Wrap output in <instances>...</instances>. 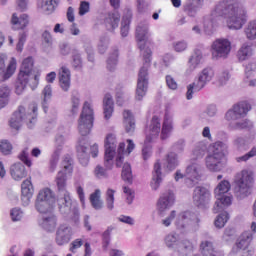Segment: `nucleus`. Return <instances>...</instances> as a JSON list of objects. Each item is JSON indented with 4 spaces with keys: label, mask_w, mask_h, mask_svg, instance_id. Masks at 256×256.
I'll return each mask as SVG.
<instances>
[{
    "label": "nucleus",
    "mask_w": 256,
    "mask_h": 256,
    "mask_svg": "<svg viewBox=\"0 0 256 256\" xmlns=\"http://www.w3.org/2000/svg\"><path fill=\"white\" fill-rule=\"evenodd\" d=\"M219 17L227 19V26L230 29L239 30L245 25V10H243V0H221L219 1L211 15L204 18V32L206 35L215 33L219 23Z\"/></svg>",
    "instance_id": "obj_1"
},
{
    "label": "nucleus",
    "mask_w": 256,
    "mask_h": 256,
    "mask_svg": "<svg viewBox=\"0 0 256 256\" xmlns=\"http://www.w3.org/2000/svg\"><path fill=\"white\" fill-rule=\"evenodd\" d=\"M147 39H149V24L142 22L136 27V41L140 49L141 56L143 58V67L138 74V83L136 88V101H143V97L147 95V89L149 87V67H151V55L152 51L147 47Z\"/></svg>",
    "instance_id": "obj_2"
},
{
    "label": "nucleus",
    "mask_w": 256,
    "mask_h": 256,
    "mask_svg": "<svg viewBox=\"0 0 256 256\" xmlns=\"http://www.w3.org/2000/svg\"><path fill=\"white\" fill-rule=\"evenodd\" d=\"M73 175V159L71 156H66L62 161V170L56 176V185L63 196L58 198L57 203L62 215H70L74 223L79 221V208L77 202L73 201L71 194L66 190L67 177Z\"/></svg>",
    "instance_id": "obj_3"
},
{
    "label": "nucleus",
    "mask_w": 256,
    "mask_h": 256,
    "mask_svg": "<svg viewBox=\"0 0 256 256\" xmlns=\"http://www.w3.org/2000/svg\"><path fill=\"white\" fill-rule=\"evenodd\" d=\"M173 221L176 230L182 233V235L191 233V231H197L199 223H201L199 216L195 212L186 210L177 214V211L172 210L166 218L161 220V224L164 227H171Z\"/></svg>",
    "instance_id": "obj_4"
},
{
    "label": "nucleus",
    "mask_w": 256,
    "mask_h": 256,
    "mask_svg": "<svg viewBox=\"0 0 256 256\" xmlns=\"http://www.w3.org/2000/svg\"><path fill=\"white\" fill-rule=\"evenodd\" d=\"M255 184L253 171L243 169L234 176V195L240 201L251 195V189Z\"/></svg>",
    "instance_id": "obj_5"
},
{
    "label": "nucleus",
    "mask_w": 256,
    "mask_h": 256,
    "mask_svg": "<svg viewBox=\"0 0 256 256\" xmlns=\"http://www.w3.org/2000/svg\"><path fill=\"white\" fill-rule=\"evenodd\" d=\"M161 133V119L154 116L146 129V139L142 148V157L144 161H147L153 153V143L157 141L159 134Z\"/></svg>",
    "instance_id": "obj_6"
},
{
    "label": "nucleus",
    "mask_w": 256,
    "mask_h": 256,
    "mask_svg": "<svg viewBox=\"0 0 256 256\" xmlns=\"http://www.w3.org/2000/svg\"><path fill=\"white\" fill-rule=\"evenodd\" d=\"M201 177H203V168L199 162L194 161L186 167L184 174L181 170H177L174 179L175 181H179L180 179L185 178V185L189 188H193L199 181H201Z\"/></svg>",
    "instance_id": "obj_7"
},
{
    "label": "nucleus",
    "mask_w": 256,
    "mask_h": 256,
    "mask_svg": "<svg viewBox=\"0 0 256 256\" xmlns=\"http://www.w3.org/2000/svg\"><path fill=\"white\" fill-rule=\"evenodd\" d=\"M231 190V183L228 180H222L214 189L216 202L214 204V213H220L223 209H227L233 203V196L225 195Z\"/></svg>",
    "instance_id": "obj_8"
},
{
    "label": "nucleus",
    "mask_w": 256,
    "mask_h": 256,
    "mask_svg": "<svg viewBox=\"0 0 256 256\" xmlns=\"http://www.w3.org/2000/svg\"><path fill=\"white\" fill-rule=\"evenodd\" d=\"M37 104H30L28 110L20 106L16 112L13 113L10 119V127L12 129H20L23 123H33L37 119Z\"/></svg>",
    "instance_id": "obj_9"
},
{
    "label": "nucleus",
    "mask_w": 256,
    "mask_h": 256,
    "mask_svg": "<svg viewBox=\"0 0 256 256\" xmlns=\"http://www.w3.org/2000/svg\"><path fill=\"white\" fill-rule=\"evenodd\" d=\"M215 77V71L213 68H204L196 77L194 82L187 86L186 99L191 101L194 93H199L202 89H205L208 83L213 81Z\"/></svg>",
    "instance_id": "obj_10"
},
{
    "label": "nucleus",
    "mask_w": 256,
    "mask_h": 256,
    "mask_svg": "<svg viewBox=\"0 0 256 256\" xmlns=\"http://www.w3.org/2000/svg\"><path fill=\"white\" fill-rule=\"evenodd\" d=\"M93 129V104L85 102L78 120V130L82 137H86Z\"/></svg>",
    "instance_id": "obj_11"
},
{
    "label": "nucleus",
    "mask_w": 256,
    "mask_h": 256,
    "mask_svg": "<svg viewBox=\"0 0 256 256\" xmlns=\"http://www.w3.org/2000/svg\"><path fill=\"white\" fill-rule=\"evenodd\" d=\"M231 53V41L229 39H216L211 45L212 59L219 61V59H227Z\"/></svg>",
    "instance_id": "obj_12"
},
{
    "label": "nucleus",
    "mask_w": 256,
    "mask_h": 256,
    "mask_svg": "<svg viewBox=\"0 0 256 256\" xmlns=\"http://www.w3.org/2000/svg\"><path fill=\"white\" fill-rule=\"evenodd\" d=\"M251 111V104L248 101H240L233 105L225 114L226 121L233 123V121H239L243 117H247V114Z\"/></svg>",
    "instance_id": "obj_13"
},
{
    "label": "nucleus",
    "mask_w": 256,
    "mask_h": 256,
    "mask_svg": "<svg viewBox=\"0 0 256 256\" xmlns=\"http://www.w3.org/2000/svg\"><path fill=\"white\" fill-rule=\"evenodd\" d=\"M117 140L115 138V134H108L105 139V154H104V166L106 169H113V165H115V152Z\"/></svg>",
    "instance_id": "obj_14"
},
{
    "label": "nucleus",
    "mask_w": 256,
    "mask_h": 256,
    "mask_svg": "<svg viewBox=\"0 0 256 256\" xmlns=\"http://www.w3.org/2000/svg\"><path fill=\"white\" fill-rule=\"evenodd\" d=\"M18 75H20L21 77L32 79V82L30 83V87L33 91L34 89H37L39 85L40 74H35L33 76V57H27L26 59L23 60Z\"/></svg>",
    "instance_id": "obj_15"
},
{
    "label": "nucleus",
    "mask_w": 256,
    "mask_h": 256,
    "mask_svg": "<svg viewBox=\"0 0 256 256\" xmlns=\"http://www.w3.org/2000/svg\"><path fill=\"white\" fill-rule=\"evenodd\" d=\"M194 204L200 209H205L211 203V191L203 186H197L193 192Z\"/></svg>",
    "instance_id": "obj_16"
},
{
    "label": "nucleus",
    "mask_w": 256,
    "mask_h": 256,
    "mask_svg": "<svg viewBox=\"0 0 256 256\" xmlns=\"http://www.w3.org/2000/svg\"><path fill=\"white\" fill-rule=\"evenodd\" d=\"M7 56L5 54L0 55V75H2L1 81H7V79H11L17 71V60L15 58H11L7 68H5V60Z\"/></svg>",
    "instance_id": "obj_17"
},
{
    "label": "nucleus",
    "mask_w": 256,
    "mask_h": 256,
    "mask_svg": "<svg viewBox=\"0 0 256 256\" xmlns=\"http://www.w3.org/2000/svg\"><path fill=\"white\" fill-rule=\"evenodd\" d=\"M72 238L73 228H71V226H69L68 224H61L58 226L55 237L57 245L63 247V245H67V243H69Z\"/></svg>",
    "instance_id": "obj_18"
},
{
    "label": "nucleus",
    "mask_w": 256,
    "mask_h": 256,
    "mask_svg": "<svg viewBox=\"0 0 256 256\" xmlns=\"http://www.w3.org/2000/svg\"><path fill=\"white\" fill-rule=\"evenodd\" d=\"M174 203H175V194L173 193V191H167L163 193L158 199L157 205H156V209L159 215L163 217L165 215V211L173 207Z\"/></svg>",
    "instance_id": "obj_19"
},
{
    "label": "nucleus",
    "mask_w": 256,
    "mask_h": 256,
    "mask_svg": "<svg viewBox=\"0 0 256 256\" xmlns=\"http://www.w3.org/2000/svg\"><path fill=\"white\" fill-rule=\"evenodd\" d=\"M87 147H89V141L87 138L81 137L76 145V151L78 160L83 167H87V165H89V152L87 151Z\"/></svg>",
    "instance_id": "obj_20"
},
{
    "label": "nucleus",
    "mask_w": 256,
    "mask_h": 256,
    "mask_svg": "<svg viewBox=\"0 0 256 256\" xmlns=\"http://www.w3.org/2000/svg\"><path fill=\"white\" fill-rule=\"evenodd\" d=\"M230 127L234 129V131H243V129H245L246 131H249L250 132L249 141H255L256 129L253 121L249 119H244V120L237 121L236 123L231 122Z\"/></svg>",
    "instance_id": "obj_21"
},
{
    "label": "nucleus",
    "mask_w": 256,
    "mask_h": 256,
    "mask_svg": "<svg viewBox=\"0 0 256 256\" xmlns=\"http://www.w3.org/2000/svg\"><path fill=\"white\" fill-rule=\"evenodd\" d=\"M210 155H214L218 159H225L227 155H229V144L223 141H217L209 146Z\"/></svg>",
    "instance_id": "obj_22"
},
{
    "label": "nucleus",
    "mask_w": 256,
    "mask_h": 256,
    "mask_svg": "<svg viewBox=\"0 0 256 256\" xmlns=\"http://www.w3.org/2000/svg\"><path fill=\"white\" fill-rule=\"evenodd\" d=\"M251 241H253V232L245 231L241 234L236 245L232 248L233 253H239V251H245L250 249Z\"/></svg>",
    "instance_id": "obj_23"
},
{
    "label": "nucleus",
    "mask_w": 256,
    "mask_h": 256,
    "mask_svg": "<svg viewBox=\"0 0 256 256\" xmlns=\"http://www.w3.org/2000/svg\"><path fill=\"white\" fill-rule=\"evenodd\" d=\"M128 146L125 151V143L121 142L117 149V155L115 159V165L116 167H121L123 165V159L125 154L130 155L133 152V149H135V143H133V140L128 139L127 140Z\"/></svg>",
    "instance_id": "obj_24"
},
{
    "label": "nucleus",
    "mask_w": 256,
    "mask_h": 256,
    "mask_svg": "<svg viewBox=\"0 0 256 256\" xmlns=\"http://www.w3.org/2000/svg\"><path fill=\"white\" fill-rule=\"evenodd\" d=\"M119 23H121V14L119 12L108 13L103 21L106 31L110 33H115V29L119 27Z\"/></svg>",
    "instance_id": "obj_25"
},
{
    "label": "nucleus",
    "mask_w": 256,
    "mask_h": 256,
    "mask_svg": "<svg viewBox=\"0 0 256 256\" xmlns=\"http://www.w3.org/2000/svg\"><path fill=\"white\" fill-rule=\"evenodd\" d=\"M59 85L62 91H69L71 88V70L65 65L61 66L58 71Z\"/></svg>",
    "instance_id": "obj_26"
},
{
    "label": "nucleus",
    "mask_w": 256,
    "mask_h": 256,
    "mask_svg": "<svg viewBox=\"0 0 256 256\" xmlns=\"http://www.w3.org/2000/svg\"><path fill=\"white\" fill-rule=\"evenodd\" d=\"M161 183H163V172L161 171V161L157 160L152 171L150 187L153 191H157L161 187Z\"/></svg>",
    "instance_id": "obj_27"
},
{
    "label": "nucleus",
    "mask_w": 256,
    "mask_h": 256,
    "mask_svg": "<svg viewBox=\"0 0 256 256\" xmlns=\"http://www.w3.org/2000/svg\"><path fill=\"white\" fill-rule=\"evenodd\" d=\"M172 133H173V115L169 114V112H166L164 115L163 123H162L160 139H162V141H165L166 139H169V137H171Z\"/></svg>",
    "instance_id": "obj_28"
},
{
    "label": "nucleus",
    "mask_w": 256,
    "mask_h": 256,
    "mask_svg": "<svg viewBox=\"0 0 256 256\" xmlns=\"http://www.w3.org/2000/svg\"><path fill=\"white\" fill-rule=\"evenodd\" d=\"M254 53L255 51L253 50L251 43L245 42L237 51V59L240 63H243V61H249V59L253 57Z\"/></svg>",
    "instance_id": "obj_29"
},
{
    "label": "nucleus",
    "mask_w": 256,
    "mask_h": 256,
    "mask_svg": "<svg viewBox=\"0 0 256 256\" xmlns=\"http://www.w3.org/2000/svg\"><path fill=\"white\" fill-rule=\"evenodd\" d=\"M201 63H203V52L199 49H195L188 59V71L193 73Z\"/></svg>",
    "instance_id": "obj_30"
},
{
    "label": "nucleus",
    "mask_w": 256,
    "mask_h": 256,
    "mask_svg": "<svg viewBox=\"0 0 256 256\" xmlns=\"http://www.w3.org/2000/svg\"><path fill=\"white\" fill-rule=\"evenodd\" d=\"M39 225L44 229V231H48V233H53L57 228V216L50 214L48 216L42 217L39 220Z\"/></svg>",
    "instance_id": "obj_31"
},
{
    "label": "nucleus",
    "mask_w": 256,
    "mask_h": 256,
    "mask_svg": "<svg viewBox=\"0 0 256 256\" xmlns=\"http://www.w3.org/2000/svg\"><path fill=\"white\" fill-rule=\"evenodd\" d=\"M10 175L14 181H21L27 177V170L25 169V165L21 162L14 163L10 167Z\"/></svg>",
    "instance_id": "obj_32"
},
{
    "label": "nucleus",
    "mask_w": 256,
    "mask_h": 256,
    "mask_svg": "<svg viewBox=\"0 0 256 256\" xmlns=\"http://www.w3.org/2000/svg\"><path fill=\"white\" fill-rule=\"evenodd\" d=\"M221 161V158H217L213 154L209 153L205 158L206 168L212 173H217L223 169V166H221Z\"/></svg>",
    "instance_id": "obj_33"
},
{
    "label": "nucleus",
    "mask_w": 256,
    "mask_h": 256,
    "mask_svg": "<svg viewBox=\"0 0 256 256\" xmlns=\"http://www.w3.org/2000/svg\"><path fill=\"white\" fill-rule=\"evenodd\" d=\"M199 252L202 256H215V244H213V240H201L199 244Z\"/></svg>",
    "instance_id": "obj_34"
},
{
    "label": "nucleus",
    "mask_w": 256,
    "mask_h": 256,
    "mask_svg": "<svg viewBox=\"0 0 256 256\" xmlns=\"http://www.w3.org/2000/svg\"><path fill=\"white\" fill-rule=\"evenodd\" d=\"M179 167V156L175 152H169L164 159V169L175 171Z\"/></svg>",
    "instance_id": "obj_35"
},
{
    "label": "nucleus",
    "mask_w": 256,
    "mask_h": 256,
    "mask_svg": "<svg viewBox=\"0 0 256 256\" xmlns=\"http://www.w3.org/2000/svg\"><path fill=\"white\" fill-rule=\"evenodd\" d=\"M202 5L203 0H187L184 4V11L189 17H195V15H197V11L201 9Z\"/></svg>",
    "instance_id": "obj_36"
},
{
    "label": "nucleus",
    "mask_w": 256,
    "mask_h": 256,
    "mask_svg": "<svg viewBox=\"0 0 256 256\" xmlns=\"http://www.w3.org/2000/svg\"><path fill=\"white\" fill-rule=\"evenodd\" d=\"M103 111H104V119H106V121H109V119L113 117V111H114L113 96H111V94H106L104 96Z\"/></svg>",
    "instance_id": "obj_37"
},
{
    "label": "nucleus",
    "mask_w": 256,
    "mask_h": 256,
    "mask_svg": "<svg viewBox=\"0 0 256 256\" xmlns=\"http://www.w3.org/2000/svg\"><path fill=\"white\" fill-rule=\"evenodd\" d=\"M132 17H133V11H131V9H126L125 14L122 17L121 28H120V33L122 37H127V35H129V26L131 25Z\"/></svg>",
    "instance_id": "obj_38"
},
{
    "label": "nucleus",
    "mask_w": 256,
    "mask_h": 256,
    "mask_svg": "<svg viewBox=\"0 0 256 256\" xmlns=\"http://www.w3.org/2000/svg\"><path fill=\"white\" fill-rule=\"evenodd\" d=\"M123 119L126 133H133L135 131V118L133 117V113L129 110H125L123 112Z\"/></svg>",
    "instance_id": "obj_39"
},
{
    "label": "nucleus",
    "mask_w": 256,
    "mask_h": 256,
    "mask_svg": "<svg viewBox=\"0 0 256 256\" xmlns=\"http://www.w3.org/2000/svg\"><path fill=\"white\" fill-rule=\"evenodd\" d=\"M59 5V0H41L38 2V8L43 11V13H53L55 7Z\"/></svg>",
    "instance_id": "obj_40"
},
{
    "label": "nucleus",
    "mask_w": 256,
    "mask_h": 256,
    "mask_svg": "<svg viewBox=\"0 0 256 256\" xmlns=\"http://www.w3.org/2000/svg\"><path fill=\"white\" fill-rule=\"evenodd\" d=\"M12 25L16 27V29H25L27 25H29V16L27 14H21L19 17L16 13L12 15Z\"/></svg>",
    "instance_id": "obj_41"
},
{
    "label": "nucleus",
    "mask_w": 256,
    "mask_h": 256,
    "mask_svg": "<svg viewBox=\"0 0 256 256\" xmlns=\"http://www.w3.org/2000/svg\"><path fill=\"white\" fill-rule=\"evenodd\" d=\"M31 83H33L31 78L18 75L16 86H15L16 95H22L27 85H31Z\"/></svg>",
    "instance_id": "obj_42"
},
{
    "label": "nucleus",
    "mask_w": 256,
    "mask_h": 256,
    "mask_svg": "<svg viewBox=\"0 0 256 256\" xmlns=\"http://www.w3.org/2000/svg\"><path fill=\"white\" fill-rule=\"evenodd\" d=\"M53 95V90L51 85H46L42 91V108L44 113H47V109H49V101H51V97Z\"/></svg>",
    "instance_id": "obj_43"
},
{
    "label": "nucleus",
    "mask_w": 256,
    "mask_h": 256,
    "mask_svg": "<svg viewBox=\"0 0 256 256\" xmlns=\"http://www.w3.org/2000/svg\"><path fill=\"white\" fill-rule=\"evenodd\" d=\"M36 199L55 204V194L49 188H43L39 191Z\"/></svg>",
    "instance_id": "obj_44"
},
{
    "label": "nucleus",
    "mask_w": 256,
    "mask_h": 256,
    "mask_svg": "<svg viewBox=\"0 0 256 256\" xmlns=\"http://www.w3.org/2000/svg\"><path fill=\"white\" fill-rule=\"evenodd\" d=\"M90 203L96 211H100V209H103V200H101V190L96 189L91 195H90Z\"/></svg>",
    "instance_id": "obj_45"
},
{
    "label": "nucleus",
    "mask_w": 256,
    "mask_h": 256,
    "mask_svg": "<svg viewBox=\"0 0 256 256\" xmlns=\"http://www.w3.org/2000/svg\"><path fill=\"white\" fill-rule=\"evenodd\" d=\"M53 205L55 204L36 198L34 207L38 213H50L53 209Z\"/></svg>",
    "instance_id": "obj_46"
},
{
    "label": "nucleus",
    "mask_w": 256,
    "mask_h": 256,
    "mask_svg": "<svg viewBox=\"0 0 256 256\" xmlns=\"http://www.w3.org/2000/svg\"><path fill=\"white\" fill-rule=\"evenodd\" d=\"M205 153H207V144L198 142L192 152V159H203Z\"/></svg>",
    "instance_id": "obj_47"
},
{
    "label": "nucleus",
    "mask_w": 256,
    "mask_h": 256,
    "mask_svg": "<svg viewBox=\"0 0 256 256\" xmlns=\"http://www.w3.org/2000/svg\"><path fill=\"white\" fill-rule=\"evenodd\" d=\"M244 33L249 41L256 39V20L250 21L244 29Z\"/></svg>",
    "instance_id": "obj_48"
},
{
    "label": "nucleus",
    "mask_w": 256,
    "mask_h": 256,
    "mask_svg": "<svg viewBox=\"0 0 256 256\" xmlns=\"http://www.w3.org/2000/svg\"><path fill=\"white\" fill-rule=\"evenodd\" d=\"M72 67L77 71L83 69V58H81V53H79V50L72 51Z\"/></svg>",
    "instance_id": "obj_49"
},
{
    "label": "nucleus",
    "mask_w": 256,
    "mask_h": 256,
    "mask_svg": "<svg viewBox=\"0 0 256 256\" xmlns=\"http://www.w3.org/2000/svg\"><path fill=\"white\" fill-rule=\"evenodd\" d=\"M227 221H229V213L227 211H224L217 215L214 225L217 229H223L225 225L227 224Z\"/></svg>",
    "instance_id": "obj_50"
},
{
    "label": "nucleus",
    "mask_w": 256,
    "mask_h": 256,
    "mask_svg": "<svg viewBox=\"0 0 256 256\" xmlns=\"http://www.w3.org/2000/svg\"><path fill=\"white\" fill-rule=\"evenodd\" d=\"M122 179L126 183H133V173L131 172V164L124 163L122 167Z\"/></svg>",
    "instance_id": "obj_51"
},
{
    "label": "nucleus",
    "mask_w": 256,
    "mask_h": 256,
    "mask_svg": "<svg viewBox=\"0 0 256 256\" xmlns=\"http://www.w3.org/2000/svg\"><path fill=\"white\" fill-rule=\"evenodd\" d=\"M106 207L109 211H113L115 207V190L111 188L106 191Z\"/></svg>",
    "instance_id": "obj_52"
},
{
    "label": "nucleus",
    "mask_w": 256,
    "mask_h": 256,
    "mask_svg": "<svg viewBox=\"0 0 256 256\" xmlns=\"http://www.w3.org/2000/svg\"><path fill=\"white\" fill-rule=\"evenodd\" d=\"M119 57V51L114 50L107 60L108 71H115L117 69V58Z\"/></svg>",
    "instance_id": "obj_53"
},
{
    "label": "nucleus",
    "mask_w": 256,
    "mask_h": 256,
    "mask_svg": "<svg viewBox=\"0 0 256 256\" xmlns=\"http://www.w3.org/2000/svg\"><path fill=\"white\" fill-rule=\"evenodd\" d=\"M244 72L246 79H251V77H255L256 74V62L255 61H249L244 66Z\"/></svg>",
    "instance_id": "obj_54"
},
{
    "label": "nucleus",
    "mask_w": 256,
    "mask_h": 256,
    "mask_svg": "<svg viewBox=\"0 0 256 256\" xmlns=\"http://www.w3.org/2000/svg\"><path fill=\"white\" fill-rule=\"evenodd\" d=\"M232 145L238 151H241V149H247V139L243 136H236L232 142Z\"/></svg>",
    "instance_id": "obj_55"
},
{
    "label": "nucleus",
    "mask_w": 256,
    "mask_h": 256,
    "mask_svg": "<svg viewBox=\"0 0 256 256\" xmlns=\"http://www.w3.org/2000/svg\"><path fill=\"white\" fill-rule=\"evenodd\" d=\"M21 193L24 194H32L35 193V189L33 188V183L31 182V178H27L21 184Z\"/></svg>",
    "instance_id": "obj_56"
},
{
    "label": "nucleus",
    "mask_w": 256,
    "mask_h": 256,
    "mask_svg": "<svg viewBox=\"0 0 256 256\" xmlns=\"http://www.w3.org/2000/svg\"><path fill=\"white\" fill-rule=\"evenodd\" d=\"M13 145L8 140H0V153L2 155H11Z\"/></svg>",
    "instance_id": "obj_57"
},
{
    "label": "nucleus",
    "mask_w": 256,
    "mask_h": 256,
    "mask_svg": "<svg viewBox=\"0 0 256 256\" xmlns=\"http://www.w3.org/2000/svg\"><path fill=\"white\" fill-rule=\"evenodd\" d=\"M109 36H102L100 37L99 43H98V51L103 55L109 49V43H110Z\"/></svg>",
    "instance_id": "obj_58"
},
{
    "label": "nucleus",
    "mask_w": 256,
    "mask_h": 256,
    "mask_svg": "<svg viewBox=\"0 0 256 256\" xmlns=\"http://www.w3.org/2000/svg\"><path fill=\"white\" fill-rule=\"evenodd\" d=\"M256 157V146L252 147L251 150L243 156L236 157L237 163H247L249 159Z\"/></svg>",
    "instance_id": "obj_59"
},
{
    "label": "nucleus",
    "mask_w": 256,
    "mask_h": 256,
    "mask_svg": "<svg viewBox=\"0 0 256 256\" xmlns=\"http://www.w3.org/2000/svg\"><path fill=\"white\" fill-rule=\"evenodd\" d=\"M172 47L176 53H183V51H187L189 47V43L186 40H179L172 44Z\"/></svg>",
    "instance_id": "obj_60"
},
{
    "label": "nucleus",
    "mask_w": 256,
    "mask_h": 256,
    "mask_svg": "<svg viewBox=\"0 0 256 256\" xmlns=\"http://www.w3.org/2000/svg\"><path fill=\"white\" fill-rule=\"evenodd\" d=\"M61 153H59V149L55 150L54 153L51 156L50 164H49V171L53 173L55 169H57V164L59 163V157Z\"/></svg>",
    "instance_id": "obj_61"
},
{
    "label": "nucleus",
    "mask_w": 256,
    "mask_h": 256,
    "mask_svg": "<svg viewBox=\"0 0 256 256\" xmlns=\"http://www.w3.org/2000/svg\"><path fill=\"white\" fill-rule=\"evenodd\" d=\"M23 215V210H21L19 207H15L10 210V217L14 223L21 221V219H23Z\"/></svg>",
    "instance_id": "obj_62"
},
{
    "label": "nucleus",
    "mask_w": 256,
    "mask_h": 256,
    "mask_svg": "<svg viewBox=\"0 0 256 256\" xmlns=\"http://www.w3.org/2000/svg\"><path fill=\"white\" fill-rule=\"evenodd\" d=\"M231 79V75L229 74L228 71L221 72L218 75L217 81L215 82L218 87H223V85H227V81Z\"/></svg>",
    "instance_id": "obj_63"
},
{
    "label": "nucleus",
    "mask_w": 256,
    "mask_h": 256,
    "mask_svg": "<svg viewBox=\"0 0 256 256\" xmlns=\"http://www.w3.org/2000/svg\"><path fill=\"white\" fill-rule=\"evenodd\" d=\"M18 158L20 159V161H23L27 167H31L32 163H31V159H29V148L26 147L24 148L20 154L18 155Z\"/></svg>",
    "instance_id": "obj_64"
}]
</instances>
